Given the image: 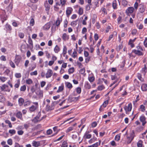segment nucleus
Wrapping results in <instances>:
<instances>
[{
	"mask_svg": "<svg viewBox=\"0 0 147 147\" xmlns=\"http://www.w3.org/2000/svg\"><path fill=\"white\" fill-rule=\"evenodd\" d=\"M132 108V105L131 103H129L127 105H125L124 107V109L126 113L130 112Z\"/></svg>",
	"mask_w": 147,
	"mask_h": 147,
	"instance_id": "obj_1",
	"label": "nucleus"
},
{
	"mask_svg": "<svg viewBox=\"0 0 147 147\" xmlns=\"http://www.w3.org/2000/svg\"><path fill=\"white\" fill-rule=\"evenodd\" d=\"M57 103V102H54L52 103L51 106L49 105V104H47L45 109L46 111H49L53 110L54 109V108H53V107L54 106L55 104Z\"/></svg>",
	"mask_w": 147,
	"mask_h": 147,
	"instance_id": "obj_2",
	"label": "nucleus"
},
{
	"mask_svg": "<svg viewBox=\"0 0 147 147\" xmlns=\"http://www.w3.org/2000/svg\"><path fill=\"white\" fill-rule=\"evenodd\" d=\"M78 99V97H74L71 95H70L67 99L68 102H71L73 101H77Z\"/></svg>",
	"mask_w": 147,
	"mask_h": 147,
	"instance_id": "obj_3",
	"label": "nucleus"
},
{
	"mask_svg": "<svg viewBox=\"0 0 147 147\" xmlns=\"http://www.w3.org/2000/svg\"><path fill=\"white\" fill-rule=\"evenodd\" d=\"M140 121L142 123V125L144 126L146 123V118L145 116L143 115H141L139 118Z\"/></svg>",
	"mask_w": 147,
	"mask_h": 147,
	"instance_id": "obj_4",
	"label": "nucleus"
},
{
	"mask_svg": "<svg viewBox=\"0 0 147 147\" xmlns=\"http://www.w3.org/2000/svg\"><path fill=\"white\" fill-rule=\"evenodd\" d=\"M144 51L136 50V49L133 50L132 52L134 53L135 54L141 56H143L144 54L143 51Z\"/></svg>",
	"mask_w": 147,
	"mask_h": 147,
	"instance_id": "obj_5",
	"label": "nucleus"
},
{
	"mask_svg": "<svg viewBox=\"0 0 147 147\" xmlns=\"http://www.w3.org/2000/svg\"><path fill=\"white\" fill-rule=\"evenodd\" d=\"M84 54L85 57H86L85 59V62L86 63H88L90 59V57L88 56L89 53L86 51H84Z\"/></svg>",
	"mask_w": 147,
	"mask_h": 147,
	"instance_id": "obj_6",
	"label": "nucleus"
},
{
	"mask_svg": "<svg viewBox=\"0 0 147 147\" xmlns=\"http://www.w3.org/2000/svg\"><path fill=\"white\" fill-rule=\"evenodd\" d=\"M52 23V22L50 21L46 24L43 27V29L46 30H48L51 27V23Z\"/></svg>",
	"mask_w": 147,
	"mask_h": 147,
	"instance_id": "obj_7",
	"label": "nucleus"
},
{
	"mask_svg": "<svg viewBox=\"0 0 147 147\" xmlns=\"http://www.w3.org/2000/svg\"><path fill=\"white\" fill-rule=\"evenodd\" d=\"M22 58L20 56L16 55L15 57V63L17 65H18L20 62Z\"/></svg>",
	"mask_w": 147,
	"mask_h": 147,
	"instance_id": "obj_8",
	"label": "nucleus"
},
{
	"mask_svg": "<svg viewBox=\"0 0 147 147\" xmlns=\"http://www.w3.org/2000/svg\"><path fill=\"white\" fill-rule=\"evenodd\" d=\"M36 94L39 96L40 98H42L43 97L42 91L40 90V88H38L37 89Z\"/></svg>",
	"mask_w": 147,
	"mask_h": 147,
	"instance_id": "obj_9",
	"label": "nucleus"
},
{
	"mask_svg": "<svg viewBox=\"0 0 147 147\" xmlns=\"http://www.w3.org/2000/svg\"><path fill=\"white\" fill-rule=\"evenodd\" d=\"M134 10V8L133 7H129L126 10V12L127 14L132 13Z\"/></svg>",
	"mask_w": 147,
	"mask_h": 147,
	"instance_id": "obj_10",
	"label": "nucleus"
},
{
	"mask_svg": "<svg viewBox=\"0 0 147 147\" xmlns=\"http://www.w3.org/2000/svg\"><path fill=\"white\" fill-rule=\"evenodd\" d=\"M53 74V73L51 69H48L46 74V77L47 78H48L51 77L52 76Z\"/></svg>",
	"mask_w": 147,
	"mask_h": 147,
	"instance_id": "obj_11",
	"label": "nucleus"
},
{
	"mask_svg": "<svg viewBox=\"0 0 147 147\" xmlns=\"http://www.w3.org/2000/svg\"><path fill=\"white\" fill-rule=\"evenodd\" d=\"M139 11L142 13H143L145 11L146 7L143 4H141L140 5Z\"/></svg>",
	"mask_w": 147,
	"mask_h": 147,
	"instance_id": "obj_12",
	"label": "nucleus"
},
{
	"mask_svg": "<svg viewBox=\"0 0 147 147\" xmlns=\"http://www.w3.org/2000/svg\"><path fill=\"white\" fill-rule=\"evenodd\" d=\"M73 11V9L71 7L67 8L66 10V14L67 17H69V15Z\"/></svg>",
	"mask_w": 147,
	"mask_h": 147,
	"instance_id": "obj_13",
	"label": "nucleus"
},
{
	"mask_svg": "<svg viewBox=\"0 0 147 147\" xmlns=\"http://www.w3.org/2000/svg\"><path fill=\"white\" fill-rule=\"evenodd\" d=\"M68 144H69V147H72L69 143H67V142L66 141H64L62 142L61 147H67Z\"/></svg>",
	"mask_w": 147,
	"mask_h": 147,
	"instance_id": "obj_14",
	"label": "nucleus"
},
{
	"mask_svg": "<svg viewBox=\"0 0 147 147\" xmlns=\"http://www.w3.org/2000/svg\"><path fill=\"white\" fill-rule=\"evenodd\" d=\"M8 87V86L6 85L5 84H3L1 86V88L2 91H8L9 92L10 91V90H5L6 88Z\"/></svg>",
	"mask_w": 147,
	"mask_h": 147,
	"instance_id": "obj_15",
	"label": "nucleus"
},
{
	"mask_svg": "<svg viewBox=\"0 0 147 147\" xmlns=\"http://www.w3.org/2000/svg\"><path fill=\"white\" fill-rule=\"evenodd\" d=\"M24 99L23 98L21 97L19 98L18 100V105L20 106H22L24 103Z\"/></svg>",
	"mask_w": 147,
	"mask_h": 147,
	"instance_id": "obj_16",
	"label": "nucleus"
},
{
	"mask_svg": "<svg viewBox=\"0 0 147 147\" xmlns=\"http://www.w3.org/2000/svg\"><path fill=\"white\" fill-rule=\"evenodd\" d=\"M141 89L143 91H147V84H143L141 86Z\"/></svg>",
	"mask_w": 147,
	"mask_h": 147,
	"instance_id": "obj_17",
	"label": "nucleus"
},
{
	"mask_svg": "<svg viewBox=\"0 0 147 147\" xmlns=\"http://www.w3.org/2000/svg\"><path fill=\"white\" fill-rule=\"evenodd\" d=\"M32 121L34 123H37L40 122V120L39 118L36 116L32 120Z\"/></svg>",
	"mask_w": 147,
	"mask_h": 147,
	"instance_id": "obj_18",
	"label": "nucleus"
},
{
	"mask_svg": "<svg viewBox=\"0 0 147 147\" xmlns=\"http://www.w3.org/2000/svg\"><path fill=\"white\" fill-rule=\"evenodd\" d=\"M117 2L116 0H114L112 2V7L114 9H116L117 7Z\"/></svg>",
	"mask_w": 147,
	"mask_h": 147,
	"instance_id": "obj_19",
	"label": "nucleus"
},
{
	"mask_svg": "<svg viewBox=\"0 0 147 147\" xmlns=\"http://www.w3.org/2000/svg\"><path fill=\"white\" fill-rule=\"evenodd\" d=\"M101 11L102 12V14L103 15V16H104L105 15H106L107 14V12L106 9L104 7H102L101 9L100 12Z\"/></svg>",
	"mask_w": 147,
	"mask_h": 147,
	"instance_id": "obj_20",
	"label": "nucleus"
},
{
	"mask_svg": "<svg viewBox=\"0 0 147 147\" xmlns=\"http://www.w3.org/2000/svg\"><path fill=\"white\" fill-rule=\"evenodd\" d=\"M62 38L64 40L66 41L68 39L69 35H67L66 33H64L63 34Z\"/></svg>",
	"mask_w": 147,
	"mask_h": 147,
	"instance_id": "obj_21",
	"label": "nucleus"
},
{
	"mask_svg": "<svg viewBox=\"0 0 147 147\" xmlns=\"http://www.w3.org/2000/svg\"><path fill=\"white\" fill-rule=\"evenodd\" d=\"M32 146L35 147H38L40 146V143L39 142L33 141L32 143Z\"/></svg>",
	"mask_w": 147,
	"mask_h": 147,
	"instance_id": "obj_22",
	"label": "nucleus"
},
{
	"mask_svg": "<svg viewBox=\"0 0 147 147\" xmlns=\"http://www.w3.org/2000/svg\"><path fill=\"white\" fill-rule=\"evenodd\" d=\"M83 25V17H80L79 20V22L78 27L79 28H81Z\"/></svg>",
	"mask_w": 147,
	"mask_h": 147,
	"instance_id": "obj_23",
	"label": "nucleus"
},
{
	"mask_svg": "<svg viewBox=\"0 0 147 147\" xmlns=\"http://www.w3.org/2000/svg\"><path fill=\"white\" fill-rule=\"evenodd\" d=\"M61 21H60L59 19V18H58L57 20H56V22L54 24H55V25H56L57 27V28H58L59 26L60 25V23Z\"/></svg>",
	"mask_w": 147,
	"mask_h": 147,
	"instance_id": "obj_24",
	"label": "nucleus"
},
{
	"mask_svg": "<svg viewBox=\"0 0 147 147\" xmlns=\"http://www.w3.org/2000/svg\"><path fill=\"white\" fill-rule=\"evenodd\" d=\"M37 108H38L35 107L34 105H32L30 107L29 110L31 112H33L35 111Z\"/></svg>",
	"mask_w": 147,
	"mask_h": 147,
	"instance_id": "obj_25",
	"label": "nucleus"
},
{
	"mask_svg": "<svg viewBox=\"0 0 147 147\" xmlns=\"http://www.w3.org/2000/svg\"><path fill=\"white\" fill-rule=\"evenodd\" d=\"M45 7L46 11H49L50 9V5L47 2H46L45 3Z\"/></svg>",
	"mask_w": 147,
	"mask_h": 147,
	"instance_id": "obj_26",
	"label": "nucleus"
},
{
	"mask_svg": "<svg viewBox=\"0 0 147 147\" xmlns=\"http://www.w3.org/2000/svg\"><path fill=\"white\" fill-rule=\"evenodd\" d=\"M140 2V0H136V2H135L134 4V7L136 9H137L138 4Z\"/></svg>",
	"mask_w": 147,
	"mask_h": 147,
	"instance_id": "obj_27",
	"label": "nucleus"
},
{
	"mask_svg": "<svg viewBox=\"0 0 147 147\" xmlns=\"http://www.w3.org/2000/svg\"><path fill=\"white\" fill-rule=\"evenodd\" d=\"M60 50V49L59 46L57 45L54 49V51L56 53H58Z\"/></svg>",
	"mask_w": 147,
	"mask_h": 147,
	"instance_id": "obj_28",
	"label": "nucleus"
},
{
	"mask_svg": "<svg viewBox=\"0 0 147 147\" xmlns=\"http://www.w3.org/2000/svg\"><path fill=\"white\" fill-rule=\"evenodd\" d=\"M64 89V86L63 84H62L61 86H59V89L57 91V93L59 92L62 91Z\"/></svg>",
	"mask_w": 147,
	"mask_h": 147,
	"instance_id": "obj_29",
	"label": "nucleus"
},
{
	"mask_svg": "<svg viewBox=\"0 0 147 147\" xmlns=\"http://www.w3.org/2000/svg\"><path fill=\"white\" fill-rule=\"evenodd\" d=\"M141 71L144 75H145L146 71V65H144V67L142 69Z\"/></svg>",
	"mask_w": 147,
	"mask_h": 147,
	"instance_id": "obj_30",
	"label": "nucleus"
},
{
	"mask_svg": "<svg viewBox=\"0 0 147 147\" xmlns=\"http://www.w3.org/2000/svg\"><path fill=\"white\" fill-rule=\"evenodd\" d=\"M5 28L7 31H11L12 30L11 26L9 24H6L5 25Z\"/></svg>",
	"mask_w": 147,
	"mask_h": 147,
	"instance_id": "obj_31",
	"label": "nucleus"
},
{
	"mask_svg": "<svg viewBox=\"0 0 147 147\" xmlns=\"http://www.w3.org/2000/svg\"><path fill=\"white\" fill-rule=\"evenodd\" d=\"M114 34H115V35H116V36H117V33L116 32H113V34H111L109 36V38L108 40H107L108 41H109L110 40H111V39L112 38H113V35Z\"/></svg>",
	"mask_w": 147,
	"mask_h": 147,
	"instance_id": "obj_32",
	"label": "nucleus"
},
{
	"mask_svg": "<svg viewBox=\"0 0 147 147\" xmlns=\"http://www.w3.org/2000/svg\"><path fill=\"white\" fill-rule=\"evenodd\" d=\"M139 109L142 112H144L145 110V107L143 105H142L140 106Z\"/></svg>",
	"mask_w": 147,
	"mask_h": 147,
	"instance_id": "obj_33",
	"label": "nucleus"
},
{
	"mask_svg": "<svg viewBox=\"0 0 147 147\" xmlns=\"http://www.w3.org/2000/svg\"><path fill=\"white\" fill-rule=\"evenodd\" d=\"M134 137V131L133 130L132 131L130 134V138H131V140L130 141V142L132 140Z\"/></svg>",
	"mask_w": 147,
	"mask_h": 147,
	"instance_id": "obj_34",
	"label": "nucleus"
},
{
	"mask_svg": "<svg viewBox=\"0 0 147 147\" xmlns=\"http://www.w3.org/2000/svg\"><path fill=\"white\" fill-rule=\"evenodd\" d=\"M84 87L85 88L88 89H89L90 88L91 86L88 82H86L85 83Z\"/></svg>",
	"mask_w": 147,
	"mask_h": 147,
	"instance_id": "obj_35",
	"label": "nucleus"
},
{
	"mask_svg": "<svg viewBox=\"0 0 147 147\" xmlns=\"http://www.w3.org/2000/svg\"><path fill=\"white\" fill-rule=\"evenodd\" d=\"M57 26L55 25V24H53L51 28V31L52 32H54L56 30V28Z\"/></svg>",
	"mask_w": 147,
	"mask_h": 147,
	"instance_id": "obj_36",
	"label": "nucleus"
},
{
	"mask_svg": "<svg viewBox=\"0 0 147 147\" xmlns=\"http://www.w3.org/2000/svg\"><path fill=\"white\" fill-rule=\"evenodd\" d=\"M137 77L138 78L141 82H143L144 81V79L142 77V75L140 73L137 74Z\"/></svg>",
	"mask_w": 147,
	"mask_h": 147,
	"instance_id": "obj_37",
	"label": "nucleus"
},
{
	"mask_svg": "<svg viewBox=\"0 0 147 147\" xmlns=\"http://www.w3.org/2000/svg\"><path fill=\"white\" fill-rule=\"evenodd\" d=\"M31 103V101L30 100H28L27 101L24 102V106L25 107H26L29 105Z\"/></svg>",
	"mask_w": 147,
	"mask_h": 147,
	"instance_id": "obj_38",
	"label": "nucleus"
},
{
	"mask_svg": "<svg viewBox=\"0 0 147 147\" xmlns=\"http://www.w3.org/2000/svg\"><path fill=\"white\" fill-rule=\"evenodd\" d=\"M91 137V135L89 134L88 132H86L84 135V137L87 139L90 138Z\"/></svg>",
	"mask_w": 147,
	"mask_h": 147,
	"instance_id": "obj_39",
	"label": "nucleus"
},
{
	"mask_svg": "<svg viewBox=\"0 0 147 147\" xmlns=\"http://www.w3.org/2000/svg\"><path fill=\"white\" fill-rule=\"evenodd\" d=\"M16 117L20 119L22 118V114L20 111H19L16 114Z\"/></svg>",
	"mask_w": 147,
	"mask_h": 147,
	"instance_id": "obj_40",
	"label": "nucleus"
},
{
	"mask_svg": "<svg viewBox=\"0 0 147 147\" xmlns=\"http://www.w3.org/2000/svg\"><path fill=\"white\" fill-rule=\"evenodd\" d=\"M20 84V80L18 79L17 80V82L14 85V87L16 88H18Z\"/></svg>",
	"mask_w": 147,
	"mask_h": 147,
	"instance_id": "obj_41",
	"label": "nucleus"
},
{
	"mask_svg": "<svg viewBox=\"0 0 147 147\" xmlns=\"http://www.w3.org/2000/svg\"><path fill=\"white\" fill-rule=\"evenodd\" d=\"M66 86L68 88L71 89L72 87V84L69 82H67L65 83Z\"/></svg>",
	"mask_w": 147,
	"mask_h": 147,
	"instance_id": "obj_42",
	"label": "nucleus"
},
{
	"mask_svg": "<svg viewBox=\"0 0 147 147\" xmlns=\"http://www.w3.org/2000/svg\"><path fill=\"white\" fill-rule=\"evenodd\" d=\"M28 42L31 46L33 47V41L30 36H28Z\"/></svg>",
	"mask_w": 147,
	"mask_h": 147,
	"instance_id": "obj_43",
	"label": "nucleus"
},
{
	"mask_svg": "<svg viewBox=\"0 0 147 147\" xmlns=\"http://www.w3.org/2000/svg\"><path fill=\"white\" fill-rule=\"evenodd\" d=\"M100 144V143L97 142L94 144L92 145L89 146L88 147H97Z\"/></svg>",
	"mask_w": 147,
	"mask_h": 147,
	"instance_id": "obj_44",
	"label": "nucleus"
},
{
	"mask_svg": "<svg viewBox=\"0 0 147 147\" xmlns=\"http://www.w3.org/2000/svg\"><path fill=\"white\" fill-rule=\"evenodd\" d=\"M143 142L142 140H140L137 143V145L138 147H142Z\"/></svg>",
	"mask_w": 147,
	"mask_h": 147,
	"instance_id": "obj_45",
	"label": "nucleus"
},
{
	"mask_svg": "<svg viewBox=\"0 0 147 147\" xmlns=\"http://www.w3.org/2000/svg\"><path fill=\"white\" fill-rule=\"evenodd\" d=\"M67 48L65 46H64L63 47V55L64 56L67 53Z\"/></svg>",
	"mask_w": 147,
	"mask_h": 147,
	"instance_id": "obj_46",
	"label": "nucleus"
},
{
	"mask_svg": "<svg viewBox=\"0 0 147 147\" xmlns=\"http://www.w3.org/2000/svg\"><path fill=\"white\" fill-rule=\"evenodd\" d=\"M105 87L103 85H102L98 86L97 88V89L98 90L101 91L105 89Z\"/></svg>",
	"mask_w": 147,
	"mask_h": 147,
	"instance_id": "obj_47",
	"label": "nucleus"
},
{
	"mask_svg": "<svg viewBox=\"0 0 147 147\" xmlns=\"http://www.w3.org/2000/svg\"><path fill=\"white\" fill-rule=\"evenodd\" d=\"M111 78L112 80H117V81L118 80V78L115 75H111Z\"/></svg>",
	"mask_w": 147,
	"mask_h": 147,
	"instance_id": "obj_48",
	"label": "nucleus"
},
{
	"mask_svg": "<svg viewBox=\"0 0 147 147\" xmlns=\"http://www.w3.org/2000/svg\"><path fill=\"white\" fill-rule=\"evenodd\" d=\"M88 79L90 82H92L94 80L95 78L93 76L89 77H88Z\"/></svg>",
	"mask_w": 147,
	"mask_h": 147,
	"instance_id": "obj_49",
	"label": "nucleus"
},
{
	"mask_svg": "<svg viewBox=\"0 0 147 147\" xmlns=\"http://www.w3.org/2000/svg\"><path fill=\"white\" fill-rule=\"evenodd\" d=\"M108 100H106L101 105H102L103 107H104V108H105L108 105Z\"/></svg>",
	"mask_w": 147,
	"mask_h": 147,
	"instance_id": "obj_50",
	"label": "nucleus"
},
{
	"mask_svg": "<svg viewBox=\"0 0 147 147\" xmlns=\"http://www.w3.org/2000/svg\"><path fill=\"white\" fill-rule=\"evenodd\" d=\"M5 100V97L3 96L0 95V102H3Z\"/></svg>",
	"mask_w": 147,
	"mask_h": 147,
	"instance_id": "obj_51",
	"label": "nucleus"
},
{
	"mask_svg": "<svg viewBox=\"0 0 147 147\" xmlns=\"http://www.w3.org/2000/svg\"><path fill=\"white\" fill-rule=\"evenodd\" d=\"M5 121L6 123L8 124L10 128L12 127V125L9 121L8 120H6Z\"/></svg>",
	"mask_w": 147,
	"mask_h": 147,
	"instance_id": "obj_52",
	"label": "nucleus"
},
{
	"mask_svg": "<svg viewBox=\"0 0 147 147\" xmlns=\"http://www.w3.org/2000/svg\"><path fill=\"white\" fill-rule=\"evenodd\" d=\"M78 20L71 22V25L73 27H75L77 24L76 22Z\"/></svg>",
	"mask_w": 147,
	"mask_h": 147,
	"instance_id": "obj_53",
	"label": "nucleus"
},
{
	"mask_svg": "<svg viewBox=\"0 0 147 147\" xmlns=\"http://www.w3.org/2000/svg\"><path fill=\"white\" fill-rule=\"evenodd\" d=\"M9 63L11 67H12V68H15V65L14 63L11 60H10L9 61Z\"/></svg>",
	"mask_w": 147,
	"mask_h": 147,
	"instance_id": "obj_54",
	"label": "nucleus"
},
{
	"mask_svg": "<svg viewBox=\"0 0 147 147\" xmlns=\"http://www.w3.org/2000/svg\"><path fill=\"white\" fill-rule=\"evenodd\" d=\"M136 50L139 51H144V49L141 46H138L136 47Z\"/></svg>",
	"mask_w": 147,
	"mask_h": 147,
	"instance_id": "obj_55",
	"label": "nucleus"
},
{
	"mask_svg": "<svg viewBox=\"0 0 147 147\" xmlns=\"http://www.w3.org/2000/svg\"><path fill=\"white\" fill-rule=\"evenodd\" d=\"M122 4L124 6H125L127 5V2L126 0H122Z\"/></svg>",
	"mask_w": 147,
	"mask_h": 147,
	"instance_id": "obj_56",
	"label": "nucleus"
},
{
	"mask_svg": "<svg viewBox=\"0 0 147 147\" xmlns=\"http://www.w3.org/2000/svg\"><path fill=\"white\" fill-rule=\"evenodd\" d=\"M26 89V87L25 85H24L21 86L20 88V90L21 91H24Z\"/></svg>",
	"mask_w": 147,
	"mask_h": 147,
	"instance_id": "obj_57",
	"label": "nucleus"
},
{
	"mask_svg": "<svg viewBox=\"0 0 147 147\" xmlns=\"http://www.w3.org/2000/svg\"><path fill=\"white\" fill-rule=\"evenodd\" d=\"M9 134L13 135L16 134V131L14 129H10L9 131Z\"/></svg>",
	"mask_w": 147,
	"mask_h": 147,
	"instance_id": "obj_58",
	"label": "nucleus"
},
{
	"mask_svg": "<svg viewBox=\"0 0 147 147\" xmlns=\"http://www.w3.org/2000/svg\"><path fill=\"white\" fill-rule=\"evenodd\" d=\"M33 83V81L30 79H29L26 81V83L28 84H30Z\"/></svg>",
	"mask_w": 147,
	"mask_h": 147,
	"instance_id": "obj_59",
	"label": "nucleus"
},
{
	"mask_svg": "<svg viewBox=\"0 0 147 147\" xmlns=\"http://www.w3.org/2000/svg\"><path fill=\"white\" fill-rule=\"evenodd\" d=\"M74 68L72 67L70 68L68 70L69 74H70L73 73L74 71Z\"/></svg>",
	"mask_w": 147,
	"mask_h": 147,
	"instance_id": "obj_60",
	"label": "nucleus"
},
{
	"mask_svg": "<svg viewBox=\"0 0 147 147\" xmlns=\"http://www.w3.org/2000/svg\"><path fill=\"white\" fill-rule=\"evenodd\" d=\"M34 24V21L33 18H32L31 19L30 21V24L31 26H32Z\"/></svg>",
	"mask_w": 147,
	"mask_h": 147,
	"instance_id": "obj_61",
	"label": "nucleus"
},
{
	"mask_svg": "<svg viewBox=\"0 0 147 147\" xmlns=\"http://www.w3.org/2000/svg\"><path fill=\"white\" fill-rule=\"evenodd\" d=\"M98 35L97 33H95L94 36V38L95 41H96L98 39Z\"/></svg>",
	"mask_w": 147,
	"mask_h": 147,
	"instance_id": "obj_62",
	"label": "nucleus"
},
{
	"mask_svg": "<svg viewBox=\"0 0 147 147\" xmlns=\"http://www.w3.org/2000/svg\"><path fill=\"white\" fill-rule=\"evenodd\" d=\"M137 31L136 29H134L131 31V34L133 35H136Z\"/></svg>",
	"mask_w": 147,
	"mask_h": 147,
	"instance_id": "obj_63",
	"label": "nucleus"
},
{
	"mask_svg": "<svg viewBox=\"0 0 147 147\" xmlns=\"http://www.w3.org/2000/svg\"><path fill=\"white\" fill-rule=\"evenodd\" d=\"M144 45L145 47H147V37L145 38L144 41Z\"/></svg>",
	"mask_w": 147,
	"mask_h": 147,
	"instance_id": "obj_64",
	"label": "nucleus"
}]
</instances>
